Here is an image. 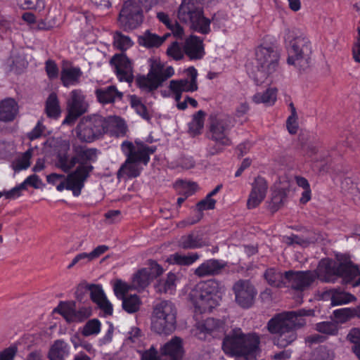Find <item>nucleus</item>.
<instances>
[{
    "instance_id": "obj_35",
    "label": "nucleus",
    "mask_w": 360,
    "mask_h": 360,
    "mask_svg": "<svg viewBox=\"0 0 360 360\" xmlns=\"http://www.w3.org/2000/svg\"><path fill=\"white\" fill-rule=\"evenodd\" d=\"M264 278L267 283L273 287H286L285 272L283 274L276 269L269 268L265 271Z\"/></svg>"
},
{
    "instance_id": "obj_45",
    "label": "nucleus",
    "mask_w": 360,
    "mask_h": 360,
    "mask_svg": "<svg viewBox=\"0 0 360 360\" xmlns=\"http://www.w3.org/2000/svg\"><path fill=\"white\" fill-rule=\"evenodd\" d=\"M46 111L49 117L56 118L60 113L59 102L55 93H51L46 102Z\"/></svg>"
},
{
    "instance_id": "obj_60",
    "label": "nucleus",
    "mask_w": 360,
    "mask_h": 360,
    "mask_svg": "<svg viewBox=\"0 0 360 360\" xmlns=\"http://www.w3.org/2000/svg\"><path fill=\"white\" fill-rule=\"evenodd\" d=\"M44 127L40 122H38L35 127L28 134L30 140H34L40 137L44 133Z\"/></svg>"
},
{
    "instance_id": "obj_61",
    "label": "nucleus",
    "mask_w": 360,
    "mask_h": 360,
    "mask_svg": "<svg viewBox=\"0 0 360 360\" xmlns=\"http://www.w3.org/2000/svg\"><path fill=\"white\" fill-rule=\"evenodd\" d=\"M25 189L26 188H25L23 183H21L20 185L13 188L10 191H8L6 193V196L7 198L15 199L20 195L22 191L25 190Z\"/></svg>"
},
{
    "instance_id": "obj_33",
    "label": "nucleus",
    "mask_w": 360,
    "mask_h": 360,
    "mask_svg": "<svg viewBox=\"0 0 360 360\" xmlns=\"http://www.w3.org/2000/svg\"><path fill=\"white\" fill-rule=\"evenodd\" d=\"M169 35L170 34H166L160 37L150 31H146L143 35L139 37L138 41L141 46L146 48L159 47Z\"/></svg>"
},
{
    "instance_id": "obj_4",
    "label": "nucleus",
    "mask_w": 360,
    "mask_h": 360,
    "mask_svg": "<svg viewBox=\"0 0 360 360\" xmlns=\"http://www.w3.org/2000/svg\"><path fill=\"white\" fill-rule=\"evenodd\" d=\"M72 153L79 165L75 171L68 174V180L72 184H69L68 188H74L75 196L78 197L84 186L85 181L94 169L91 164L97 160L98 150L75 143L72 146Z\"/></svg>"
},
{
    "instance_id": "obj_20",
    "label": "nucleus",
    "mask_w": 360,
    "mask_h": 360,
    "mask_svg": "<svg viewBox=\"0 0 360 360\" xmlns=\"http://www.w3.org/2000/svg\"><path fill=\"white\" fill-rule=\"evenodd\" d=\"M88 104L85 101V96L82 91L75 89L71 91L68 100V114L63 120V124H70L87 111Z\"/></svg>"
},
{
    "instance_id": "obj_18",
    "label": "nucleus",
    "mask_w": 360,
    "mask_h": 360,
    "mask_svg": "<svg viewBox=\"0 0 360 360\" xmlns=\"http://www.w3.org/2000/svg\"><path fill=\"white\" fill-rule=\"evenodd\" d=\"M235 295L236 302L244 309H248L254 303L257 294V290L252 283L246 279L237 281L232 287Z\"/></svg>"
},
{
    "instance_id": "obj_53",
    "label": "nucleus",
    "mask_w": 360,
    "mask_h": 360,
    "mask_svg": "<svg viewBox=\"0 0 360 360\" xmlns=\"http://www.w3.org/2000/svg\"><path fill=\"white\" fill-rule=\"evenodd\" d=\"M184 49H182L180 44L177 41L173 42L167 50V53L174 60H178L184 56Z\"/></svg>"
},
{
    "instance_id": "obj_23",
    "label": "nucleus",
    "mask_w": 360,
    "mask_h": 360,
    "mask_svg": "<svg viewBox=\"0 0 360 360\" xmlns=\"http://www.w3.org/2000/svg\"><path fill=\"white\" fill-rule=\"evenodd\" d=\"M226 265L227 263L221 259H207L195 270V274L200 277L218 275Z\"/></svg>"
},
{
    "instance_id": "obj_40",
    "label": "nucleus",
    "mask_w": 360,
    "mask_h": 360,
    "mask_svg": "<svg viewBox=\"0 0 360 360\" xmlns=\"http://www.w3.org/2000/svg\"><path fill=\"white\" fill-rule=\"evenodd\" d=\"M121 300L122 309L129 314H134L139 311L141 304V301L136 295H127Z\"/></svg>"
},
{
    "instance_id": "obj_43",
    "label": "nucleus",
    "mask_w": 360,
    "mask_h": 360,
    "mask_svg": "<svg viewBox=\"0 0 360 360\" xmlns=\"http://www.w3.org/2000/svg\"><path fill=\"white\" fill-rule=\"evenodd\" d=\"M276 89L269 88L263 93H257L252 97L255 103H264L266 105H273L276 100Z\"/></svg>"
},
{
    "instance_id": "obj_46",
    "label": "nucleus",
    "mask_w": 360,
    "mask_h": 360,
    "mask_svg": "<svg viewBox=\"0 0 360 360\" xmlns=\"http://www.w3.org/2000/svg\"><path fill=\"white\" fill-rule=\"evenodd\" d=\"M347 339L353 344L352 349L360 360V329H352L347 335Z\"/></svg>"
},
{
    "instance_id": "obj_32",
    "label": "nucleus",
    "mask_w": 360,
    "mask_h": 360,
    "mask_svg": "<svg viewBox=\"0 0 360 360\" xmlns=\"http://www.w3.org/2000/svg\"><path fill=\"white\" fill-rule=\"evenodd\" d=\"M70 354V346L63 340L54 342L49 352V360H64Z\"/></svg>"
},
{
    "instance_id": "obj_14",
    "label": "nucleus",
    "mask_w": 360,
    "mask_h": 360,
    "mask_svg": "<svg viewBox=\"0 0 360 360\" xmlns=\"http://www.w3.org/2000/svg\"><path fill=\"white\" fill-rule=\"evenodd\" d=\"M188 78L173 79L169 82V89L174 94V98L176 101L178 109L184 110L188 106L186 97L184 101H180L183 92H193L198 89L197 76L198 72L194 67H190L186 70Z\"/></svg>"
},
{
    "instance_id": "obj_19",
    "label": "nucleus",
    "mask_w": 360,
    "mask_h": 360,
    "mask_svg": "<svg viewBox=\"0 0 360 360\" xmlns=\"http://www.w3.org/2000/svg\"><path fill=\"white\" fill-rule=\"evenodd\" d=\"M319 278V266L314 271H285L286 287L303 291L308 288L316 279Z\"/></svg>"
},
{
    "instance_id": "obj_16",
    "label": "nucleus",
    "mask_w": 360,
    "mask_h": 360,
    "mask_svg": "<svg viewBox=\"0 0 360 360\" xmlns=\"http://www.w3.org/2000/svg\"><path fill=\"white\" fill-rule=\"evenodd\" d=\"M161 356L162 359H159L156 350L151 347L142 354L141 360H180L183 356L181 340L175 337L166 343L161 348Z\"/></svg>"
},
{
    "instance_id": "obj_52",
    "label": "nucleus",
    "mask_w": 360,
    "mask_h": 360,
    "mask_svg": "<svg viewBox=\"0 0 360 360\" xmlns=\"http://www.w3.org/2000/svg\"><path fill=\"white\" fill-rule=\"evenodd\" d=\"M131 289H133L131 284L129 285L122 280H117L114 285V292L117 298L122 299L126 297L125 295Z\"/></svg>"
},
{
    "instance_id": "obj_59",
    "label": "nucleus",
    "mask_w": 360,
    "mask_h": 360,
    "mask_svg": "<svg viewBox=\"0 0 360 360\" xmlns=\"http://www.w3.org/2000/svg\"><path fill=\"white\" fill-rule=\"evenodd\" d=\"M17 352V347H9L0 352V360H12Z\"/></svg>"
},
{
    "instance_id": "obj_25",
    "label": "nucleus",
    "mask_w": 360,
    "mask_h": 360,
    "mask_svg": "<svg viewBox=\"0 0 360 360\" xmlns=\"http://www.w3.org/2000/svg\"><path fill=\"white\" fill-rule=\"evenodd\" d=\"M184 51L191 59L202 58L205 54L202 40L197 36L191 35L185 41Z\"/></svg>"
},
{
    "instance_id": "obj_3",
    "label": "nucleus",
    "mask_w": 360,
    "mask_h": 360,
    "mask_svg": "<svg viewBox=\"0 0 360 360\" xmlns=\"http://www.w3.org/2000/svg\"><path fill=\"white\" fill-rule=\"evenodd\" d=\"M135 144L127 141L121 144L122 151L127 159L117 171L118 178L139 176L143 169V165H147L150 161V155L156 150V146H148L141 141H136Z\"/></svg>"
},
{
    "instance_id": "obj_49",
    "label": "nucleus",
    "mask_w": 360,
    "mask_h": 360,
    "mask_svg": "<svg viewBox=\"0 0 360 360\" xmlns=\"http://www.w3.org/2000/svg\"><path fill=\"white\" fill-rule=\"evenodd\" d=\"M101 330V323L97 319H92L89 321L84 326L82 334L84 336H89L91 335H97Z\"/></svg>"
},
{
    "instance_id": "obj_57",
    "label": "nucleus",
    "mask_w": 360,
    "mask_h": 360,
    "mask_svg": "<svg viewBox=\"0 0 360 360\" xmlns=\"http://www.w3.org/2000/svg\"><path fill=\"white\" fill-rule=\"evenodd\" d=\"M22 183L25 188H27V185H30L34 188H39L42 184L41 179L36 174L29 176Z\"/></svg>"
},
{
    "instance_id": "obj_27",
    "label": "nucleus",
    "mask_w": 360,
    "mask_h": 360,
    "mask_svg": "<svg viewBox=\"0 0 360 360\" xmlns=\"http://www.w3.org/2000/svg\"><path fill=\"white\" fill-rule=\"evenodd\" d=\"M179 246L184 250H193L202 248L206 245L202 235L199 232L192 231L182 236L178 242Z\"/></svg>"
},
{
    "instance_id": "obj_28",
    "label": "nucleus",
    "mask_w": 360,
    "mask_h": 360,
    "mask_svg": "<svg viewBox=\"0 0 360 360\" xmlns=\"http://www.w3.org/2000/svg\"><path fill=\"white\" fill-rule=\"evenodd\" d=\"M18 106L13 98H7L0 103V121L11 122L16 117Z\"/></svg>"
},
{
    "instance_id": "obj_48",
    "label": "nucleus",
    "mask_w": 360,
    "mask_h": 360,
    "mask_svg": "<svg viewBox=\"0 0 360 360\" xmlns=\"http://www.w3.org/2000/svg\"><path fill=\"white\" fill-rule=\"evenodd\" d=\"M32 148H30L23 155L18 158L14 165V169L16 171H20L22 169H27L30 165V159L32 155Z\"/></svg>"
},
{
    "instance_id": "obj_24",
    "label": "nucleus",
    "mask_w": 360,
    "mask_h": 360,
    "mask_svg": "<svg viewBox=\"0 0 360 360\" xmlns=\"http://www.w3.org/2000/svg\"><path fill=\"white\" fill-rule=\"evenodd\" d=\"M88 290L90 292L91 299L97 304L106 315H111L113 311L112 305L108 300L102 287L99 285H88Z\"/></svg>"
},
{
    "instance_id": "obj_44",
    "label": "nucleus",
    "mask_w": 360,
    "mask_h": 360,
    "mask_svg": "<svg viewBox=\"0 0 360 360\" xmlns=\"http://www.w3.org/2000/svg\"><path fill=\"white\" fill-rule=\"evenodd\" d=\"M113 44L117 49L126 51L133 46L134 41L129 36L116 31L113 34Z\"/></svg>"
},
{
    "instance_id": "obj_10",
    "label": "nucleus",
    "mask_w": 360,
    "mask_h": 360,
    "mask_svg": "<svg viewBox=\"0 0 360 360\" xmlns=\"http://www.w3.org/2000/svg\"><path fill=\"white\" fill-rule=\"evenodd\" d=\"M288 49V63L290 65L304 67L311 53V46L308 38L296 30H288L284 37Z\"/></svg>"
},
{
    "instance_id": "obj_62",
    "label": "nucleus",
    "mask_w": 360,
    "mask_h": 360,
    "mask_svg": "<svg viewBox=\"0 0 360 360\" xmlns=\"http://www.w3.org/2000/svg\"><path fill=\"white\" fill-rule=\"evenodd\" d=\"M109 247L105 245H101L96 247L93 251L89 252L90 259L94 260L99 257L101 255L108 250Z\"/></svg>"
},
{
    "instance_id": "obj_47",
    "label": "nucleus",
    "mask_w": 360,
    "mask_h": 360,
    "mask_svg": "<svg viewBox=\"0 0 360 360\" xmlns=\"http://www.w3.org/2000/svg\"><path fill=\"white\" fill-rule=\"evenodd\" d=\"M17 4L20 8L24 10L38 9L41 11L45 7L43 0H17Z\"/></svg>"
},
{
    "instance_id": "obj_7",
    "label": "nucleus",
    "mask_w": 360,
    "mask_h": 360,
    "mask_svg": "<svg viewBox=\"0 0 360 360\" xmlns=\"http://www.w3.org/2000/svg\"><path fill=\"white\" fill-rule=\"evenodd\" d=\"M224 293V286L217 280L210 279L198 283L190 292V298L195 307L203 313L217 307Z\"/></svg>"
},
{
    "instance_id": "obj_13",
    "label": "nucleus",
    "mask_w": 360,
    "mask_h": 360,
    "mask_svg": "<svg viewBox=\"0 0 360 360\" xmlns=\"http://www.w3.org/2000/svg\"><path fill=\"white\" fill-rule=\"evenodd\" d=\"M174 74V70L172 66L165 68L160 61L150 60L148 75L139 77L136 79V82L141 89L151 91L158 89Z\"/></svg>"
},
{
    "instance_id": "obj_1",
    "label": "nucleus",
    "mask_w": 360,
    "mask_h": 360,
    "mask_svg": "<svg viewBox=\"0 0 360 360\" xmlns=\"http://www.w3.org/2000/svg\"><path fill=\"white\" fill-rule=\"evenodd\" d=\"M309 315L305 309L285 311L271 318L268 323V330L276 334L274 343L279 347H285L297 339L295 330L305 324L304 316Z\"/></svg>"
},
{
    "instance_id": "obj_15",
    "label": "nucleus",
    "mask_w": 360,
    "mask_h": 360,
    "mask_svg": "<svg viewBox=\"0 0 360 360\" xmlns=\"http://www.w3.org/2000/svg\"><path fill=\"white\" fill-rule=\"evenodd\" d=\"M143 20V11L134 1L124 3L120 12L118 23L124 31H131L141 26Z\"/></svg>"
},
{
    "instance_id": "obj_31",
    "label": "nucleus",
    "mask_w": 360,
    "mask_h": 360,
    "mask_svg": "<svg viewBox=\"0 0 360 360\" xmlns=\"http://www.w3.org/2000/svg\"><path fill=\"white\" fill-rule=\"evenodd\" d=\"M82 75V72L79 67H69L62 70L60 79L63 84L68 87L77 84Z\"/></svg>"
},
{
    "instance_id": "obj_51",
    "label": "nucleus",
    "mask_w": 360,
    "mask_h": 360,
    "mask_svg": "<svg viewBox=\"0 0 360 360\" xmlns=\"http://www.w3.org/2000/svg\"><path fill=\"white\" fill-rule=\"evenodd\" d=\"M291 115L288 117L287 120V128L290 134H296L298 125L297 122V115L296 112V109L293 105V103L290 104Z\"/></svg>"
},
{
    "instance_id": "obj_42",
    "label": "nucleus",
    "mask_w": 360,
    "mask_h": 360,
    "mask_svg": "<svg viewBox=\"0 0 360 360\" xmlns=\"http://www.w3.org/2000/svg\"><path fill=\"white\" fill-rule=\"evenodd\" d=\"M205 116V113L202 110H199L193 115L192 120L188 124L189 132L193 136L201 134L204 127Z\"/></svg>"
},
{
    "instance_id": "obj_34",
    "label": "nucleus",
    "mask_w": 360,
    "mask_h": 360,
    "mask_svg": "<svg viewBox=\"0 0 360 360\" xmlns=\"http://www.w3.org/2000/svg\"><path fill=\"white\" fill-rule=\"evenodd\" d=\"M327 294L330 297L333 306L346 304L355 300V297L353 295L346 292L340 288H333L328 290Z\"/></svg>"
},
{
    "instance_id": "obj_29",
    "label": "nucleus",
    "mask_w": 360,
    "mask_h": 360,
    "mask_svg": "<svg viewBox=\"0 0 360 360\" xmlns=\"http://www.w3.org/2000/svg\"><path fill=\"white\" fill-rule=\"evenodd\" d=\"M200 333L210 335L212 338H219L224 332L223 323L213 318L207 319L201 325Z\"/></svg>"
},
{
    "instance_id": "obj_6",
    "label": "nucleus",
    "mask_w": 360,
    "mask_h": 360,
    "mask_svg": "<svg viewBox=\"0 0 360 360\" xmlns=\"http://www.w3.org/2000/svg\"><path fill=\"white\" fill-rule=\"evenodd\" d=\"M279 53L273 46L261 45L255 51V60L247 65L249 77L257 85L264 83L278 68Z\"/></svg>"
},
{
    "instance_id": "obj_36",
    "label": "nucleus",
    "mask_w": 360,
    "mask_h": 360,
    "mask_svg": "<svg viewBox=\"0 0 360 360\" xmlns=\"http://www.w3.org/2000/svg\"><path fill=\"white\" fill-rule=\"evenodd\" d=\"M157 18L165 24L176 38L181 39L184 35L183 27L176 22L169 18V15L163 12L158 13Z\"/></svg>"
},
{
    "instance_id": "obj_55",
    "label": "nucleus",
    "mask_w": 360,
    "mask_h": 360,
    "mask_svg": "<svg viewBox=\"0 0 360 360\" xmlns=\"http://www.w3.org/2000/svg\"><path fill=\"white\" fill-rule=\"evenodd\" d=\"M45 70L48 77L53 79L58 77L59 70L56 63L52 60H48L45 63Z\"/></svg>"
},
{
    "instance_id": "obj_5",
    "label": "nucleus",
    "mask_w": 360,
    "mask_h": 360,
    "mask_svg": "<svg viewBox=\"0 0 360 360\" xmlns=\"http://www.w3.org/2000/svg\"><path fill=\"white\" fill-rule=\"evenodd\" d=\"M235 122L229 115L212 116L210 117L207 139L210 141L206 147L207 156L221 153L226 147L232 145L230 134Z\"/></svg>"
},
{
    "instance_id": "obj_2",
    "label": "nucleus",
    "mask_w": 360,
    "mask_h": 360,
    "mask_svg": "<svg viewBox=\"0 0 360 360\" xmlns=\"http://www.w3.org/2000/svg\"><path fill=\"white\" fill-rule=\"evenodd\" d=\"M320 280L335 283L341 278L345 284L360 285V271L349 257L341 256L337 261L321 260L319 264Z\"/></svg>"
},
{
    "instance_id": "obj_37",
    "label": "nucleus",
    "mask_w": 360,
    "mask_h": 360,
    "mask_svg": "<svg viewBox=\"0 0 360 360\" xmlns=\"http://www.w3.org/2000/svg\"><path fill=\"white\" fill-rule=\"evenodd\" d=\"M200 255L197 252H191L188 255L174 253L171 255L167 261L169 264L179 266H191L199 259Z\"/></svg>"
},
{
    "instance_id": "obj_54",
    "label": "nucleus",
    "mask_w": 360,
    "mask_h": 360,
    "mask_svg": "<svg viewBox=\"0 0 360 360\" xmlns=\"http://www.w3.org/2000/svg\"><path fill=\"white\" fill-rule=\"evenodd\" d=\"M131 106L135 111L144 120H149L150 117L146 107L136 98L131 99Z\"/></svg>"
},
{
    "instance_id": "obj_30",
    "label": "nucleus",
    "mask_w": 360,
    "mask_h": 360,
    "mask_svg": "<svg viewBox=\"0 0 360 360\" xmlns=\"http://www.w3.org/2000/svg\"><path fill=\"white\" fill-rule=\"evenodd\" d=\"M96 95L98 101L103 104L113 103L116 98H121L122 96V94L115 86L96 89Z\"/></svg>"
},
{
    "instance_id": "obj_22",
    "label": "nucleus",
    "mask_w": 360,
    "mask_h": 360,
    "mask_svg": "<svg viewBox=\"0 0 360 360\" xmlns=\"http://www.w3.org/2000/svg\"><path fill=\"white\" fill-rule=\"evenodd\" d=\"M268 186L266 180L257 176L252 184V191L248 200V207L252 209L258 206L265 198Z\"/></svg>"
},
{
    "instance_id": "obj_8",
    "label": "nucleus",
    "mask_w": 360,
    "mask_h": 360,
    "mask_svg": "<svg viewBox=\"0 0 360 360\" xmlns=\"http://www.w3.org/2000/svg\"><path fill=\"white\" fill-rule=\"evenodd\" d=\"M259 345V339L255 334H244L240 328H234L227 334L222 344L226 353L235 356H253Z\"/></svg>"
},
{
    "instance_id": "obj_26",
    "label": "nucleus",
    "mask_w": 360,
    "mask_h": 360,
    "mask_svg": "<svg viewBox=\"0 0 360 360\" xmlns=\"http://www.w3.org/2000/svg\"><path fill=\"white\" fill-rule=\"evenodd\" d=\"M69 148V143H65L64 148L58 152L56 160V166L65 173L70 172L77 165L74 154L68 153Z\"/></svg>"
},
{
    "instance_id": "obj_11",
    "label": "nucleus",
    "mask_w": 360,
    "mask_h": 360,
    "mask_svg": "<svg viewBox=\"0 0 360 360\" xmlns=\"http://www.w3.org/2000/svg\"><path fill=\"white\" fill-rule=\"evenodd\" d=\"M176 310L174 304L167 300H162L153 308L151 328L158 334L169 335L176 328Z\"/></svg>"
},
{
    "instance_id": "obj_58",
    "label": "nucleus",
    "mask_w": 360,
    "mask_h": 360,
    "mask_svg": "<svg viewBox=\"0 0 360 360\" xmlns=\"http://www.w3.org/2000/svg\"><path fill=\"white\" fill-rule=\"evenodd\" d=\"M181 186H182V191L180 192L182 193L184 196H186V198L188 196L192 195L194 193V192L197 188L196 184H195L193 182V183L181 182Z\"/></svg>"
},
{
    "instance_id": "obj_38",
    "label": "nucleus",
    "mask_w": 360,
    "mask_h": 360,
    "mask_svg": "<svg viewBox=\"0 0 360 360\" xmlns=\"http://www.w3.org/2000/svg\"><path fill=\"white\" fill-rule=\"evenodd\" d=\"M151 278L147 268H143L135 274L132 278L131 287L134 290H143L149 284Z\"/></svg>"
},
{
    "instance_id": "obj_12",
    "label": "nucleus",
    "mask_w": 360,
    "mask_h": 360,
    "mask_svg": "<svg viewBox=\"0 0 360 360\" xmlns=\"http://www.w3.org/2000/svg\"><path fill=\"white\" fill-rule=\"evenodd\" d=\"M179 20L188 22L196 32L207 34L210 32V20L204 17L198 0H182L178 11Z\"/></svg>"
},
{
    "instance_id": "obj_21",
    "label": "nucleus",
    "mask_w": 360,
    "mask_h": 360,
    "mask_svg": "<svg viewBox=\"0 0 360 360\" xmlns=\"http://www.w3.org/2000/svg\"><path fill=\"white\" fill-rule=\"evenodd\" d=\"M110 64L115 69L117 77L120 82L129 84L134 80V71L131 60L123 53L113 56Z\"/></svg>"
},
{
    "instance_id": "obj_50",
    "label": "nucleus",
    "mask_w": 360,
    "mask_h": 360,
    "mask_svg": "<svg viewBox=\"0 0 360 360\" xmlns=\"http://www.w3.org/2000/svg\"><path fill=\"white\" fill-rule=\"evenodd\" d=\"M316 329L324 334L335 335L338 333V326L335 323L331 321H323L316 324Z\"/></svg>"
},
{
    "instance_id": "obj_56",
    "label": "nucleus",
    "mask_w": 360,
    "mask_h": 360,
    "mask_svg": "<svg viewBox=\"0 0 360 360\" xmlns=\"http://www.w3.org/2000/svg\"><path fill=\"white\" fill-rule=\"evenodd\" d=\"M90 261H92V260L90 259L89 253L82 252V253L77 255L74 257L72 262L68 265V268L70 269L77 264L83 265Z\"/></svg>"
},
{
    "instance_id": "obj_63",
    "label": "nucleus",
    "mask_w": 360,
    "mask_h": 360,
    "mask_svg": "<svg viewBox=\"0 0 360 360\" xmlns=\"http://www.w3.org/2000/svg\"><path fill=\"white\" fill-rule=\"evenodd\" d=\"M150 272V278L153 279L162 274V268L156 262H153L150 268H147Z\"/></svg>"
},
{
    "instance_id": "obj_39",
    "label": "nucleus",
    "mask_w": 360,
    "mask_h": 360,
    "mask_svg": "<svg viewBox=\"0 0 360 360\" xmlns=\"http://www.w3.org/2000/svg\"><path fill=\"white\" fill-rule=\"evenodd\" d=\"M176 278L174 274L169 272L165 279H161L158 281L155 285L156 291L160 293L173 294L176 288Z\"/></svg>"
},
{
    "instance_id": "obj_41",
    "label": "nucleus",
    "mask_w": 360,
    "mask_h": 360,
    "mask_svg": "<svg viewBox=\"0 0 360 360\" xmlns=\"http://www.w3.org/2000/svg\"><path fill=\"white\" fill-rule=\"evenodd\" d=\"M215 203H216V200L211 198L208 195H207L205 199L200 200L196 205V207L198 211L197 218L193 220H191L190 219H188L187 220L186 223L189 225H192V224H194L197 223L198 221H199L202 217V212L204 210L214 209V206H215Z\"/></svg>"
},
{
    "instance_id": "obj_64",
    "label": "nucleus",
    "mask_w": 360,
    "mask_h": 360,
    "mask_svg": "<svg viewBox=\"0 0 360 360\" xmlns=\"http://www.w3.org/2000/svg\"><path fill=\"white\" fill-rule=\"evenodd\" d=\"M359 38L352 50L353 57L355 61L360 63V29L358 30Z\"/></svg>"
},
{
    "instance_id": "obj_17",
    "label": "nucleus",
    "mask_w": 360,
    "mask_h": 360,
    "mask_svg": "<svg viewBox=\"0 0 360 360\" xmlns=\"http://www.w3.org/2000/svg\"><path fill=\"white\" fill-rule=\"evenodd\" d=\"M54 311L63 316L68 323L82 322L91 315V307L83 306L77 309L74 301L61 302Z\"/></svg>"
},
{
    "instance_id": "obj_9",
    "label": "nucleus",
    "mask_w": 360,
    "mask_h": 360,
    "mask_svg": "<svg viewBox=\"0 0 360 360\" xmlns=\"http://www.w3.org/2000/svg\"><path fill=\"white\" fill-rule=\"evenodd\" d=\"M115 124H120L117 117L94 115L79 122L76 128L77 136L83 142L90 143L111 131Z\"/></svg>"
}]
</instances>
